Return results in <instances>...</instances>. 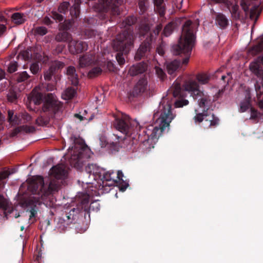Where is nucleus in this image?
Listing matches in <instances>:
<instances>
[{
    "label": "nucleus",
    "instance_id": "obj_1",
    "mask_svg": "<svg viewBox=\"0 0 263 263\" xmlns=\"http://www.w3.org/2000/svg\"><path fill=\"white\" fill-rule=\"evenodd\" d=\"M67 176V172L63 165L59 164L53 166L49 172V177L44 181V178L40 176L33 177L28 183V190L32 193L33 196L26 199L23 205L29 209L27 212H29V220L35 218L37 215V205L42 203V200L46 199L47 197L58 192L62 185L65 182V179Z\"/></svg>",
    "mask_w": 263,
    "mask_h": 263
},
{
    "label": "nucleus",
    "instance_id": "obj_2",
    "mask_svg": "<svg viewBox=\"0 0 263 263\" xmlns=\"http://www.w3.org/2000/svg\"><path fill=\"white\" fill-rule=\"evenodd\" d=\"M89 195L83 193L78 199L77 208L71 209L69 212H65L58 218L57 227L61 230H65L70 224L75 223L79 217V214L84 213L86 218V215L90 216V211H98L100 210L99 204L97 201L92 202L90 204Z\"/></svg>",
    "mask_w": 263,
    "mask_h": 263
},
{
    "label": "nucleus",
    "instance_id": "obj_3",
    "mask_svg": "<svg viewBox=\"0 0 263 263\" xmlns=\"http://www.w3.org/2000/svg\"><path fill=\"white\" fill-rule=\"evenodd\" d=\"M195 40L192 22L190 20L186 21L182 26V34L178 43L172 47L173 54H183L185 56L182 64L186 65L188 63Z\"/></svg>",
    "mask_w": 263,
    "mask_h": 263
},
{
    "label": "nucleus",
    "instance_id": "obj_4",
    "mask_svg": "<svg viewBox=\"0 0 263 263\" xmlns=\"http://www.w3.org/2000/svg\"><path fill=\"white\" fill-rule=\"evenodd\" d=\"M161 105L159 107V111L154 114V117H158L157 120V122L159 123V126H149L146 131L145 130L144 128L143 132L145 133L147 136V138H151L152 139L155 138H158L161 135L162 133L164 131L166 127L170 126V123L174 119V115L172 112V106L171 104L166 103Z\"/></svg>",
    "mask_w": 263,
    "mask_h": 263
},
{
    "label": "nucleus",
    "instance_id": "obj_5",
    "mask_svg": "<svg viewBox=\"0 0 263 263\" xmlns=\"http://www.w3.org/2000/svg\"><path fill=\"white\" fill-rule=\"evenodd\" d=\"M62 105L55 95L52 93H48L45 97L41 115L36 119V124L39 126H46L58 112L60 111Z\"/></svg>",
    "mask_w": 263,
    "mask_h": 263
},
{
    "label": "nucleus",
    "instance_id": "obj_6",
    "mask_svg": "<svg viewBox=\"0 0 263 263\" xmlns=\"http://www.w3.org/2000/svg\"><path fill=\"white\" fill-rule=\"evenodd\" d=\"M135 37L131 31H124L120 34L113 44V48L117 51H119L116 55V60L121 66L125 63L123 53L127 54L134 47Z\"/></svg>",
    "mask_w": 263,
    "mask_h": 263
},
{
    "label": "nucleus",
    "instance_id": "obj_7",
    "mask_svg": "<svg viewBox=\"0 0 263 263\" xmlns=\"http://www.w3.org/2000/svg\"><path fill=\"white\" fill-rule=\"evenodd\" d=\"M114 126L117 130L133 139L132 144L137 143L135 133L138 134L140 126L136 121L132 120L128 116L122 114L115 119Z\"/></svg>",
    "mask_w": 263,
    "mask_h": 263
},
{
    "label": "nucleus",
    "instance_id": "obj_8",
    "mask_svg": "<svg viewBox=\"0 0 263 263\" xmlns=\"http://www.w3.org/2000/svg\"><path fill=\"white\" fill-rule=\"evenodd\" d=\"M184 89L190 93L194 100L197 101L199 106L208 110L211 103L210 97L203 91L199 90V86L196 80L189 79L183 84Z\"/></svg>",
    "mask_w": 263,
    "mask_h": 263
},
{
    "label": "nucleus",
    "instance_id": "obj_9",
    "mask_svg": "<svg viewBox=\"0 0 263 263\" xmlns=\"http://www.w3.org/2000/svg\"><path fill=\"white\" fill-rule=\"evenodd\" d=\"M162 27V24H157L153 31L150 32L149 35L141 43L135 56L136 60L139 61L142 58H147L150 54L152 49V43L153 41L155 40Z\"/></svg>",
    "mask_w": 263,
    "mask_h": 263
},
{
    "label": "nucleus",
    "instance_id": "obj_10",
    "mask_svg": "<svg viewBox=\"0 0 263 263\" xmlns=\"http://www.w3.org/2000/svg\"><path fill=\"white\" fill-rule=\"evenodd\" d=\"M250 70L257 77L261 80V82H256L255 88L258 99L263 100V66L258 61L251 62L249 65Z\"/></svg>",
    "mask_w": 263,
    "mask_h": 263
},
{
    "label": "nucleus",
    "instance_id": "obj_11",
    "mask_svg": "<svg viewBox=\"0 0 263 263\" xmlns=\"http://www.w3.org/2000/svg\"><path fill=\"white\" fill-rule=\"evenodd\" d=\"M195 111L196 115L193 119L196 123H200L204 121L203 125L204 126V128L214 127L218 125L219 120L213 114H209L205 109H203L201 113H198L197 109H195Z\"/></svg>",
    "mask_w": 263,
    "mask_h": 263
},
{
    "label": "nucleus",
    "instance_id": "obj_12",
    "mask_svg": "<svg viewBox=\"0 0 263 263\" xmlns=\"http://www.w3.org/2000/svg\"><path fill=\"white\" fill-rule=\"evenodd\" d=\"M65 64L63 62L59 61H55L52 62L48 70L45 71L44 78L46 81H49L52 80L53 77L54 80L57 81L56 73L59 69L63 68Z\"/></svg>",
    "mask_w": 263,
    "mask_h": 263
},
{
    "label": "nucleus",
    "instance_id": "obj_13",
    "mask_svg": "<svg viewBox=\"0 0 263 263\" xmlns=\"http://www.w3.org/2000/svg\"><path fill=\"white\" fill-rule=\"evenodd\" d=\"M68 46L69 52L73 54L83 52L88 48V45L86 42L74 40L72 38L69 41Z\"/></svg>",
    "mask_w": 263,
    "mask_h": 263
},
{
    "label": "nucleus",
    "instance_id": "obj_14",
    "mask_svg": "<svg viewBox=\"0 0 263 263\" xmlns=\"http://www.w3.org/2000/svg\"><path fill=\"white\" fill-rule=\"evenodd\" d=\"M148 89L147 78L144 76L140 78L135 85L130 95L134 97L141 96Z\"/></svg>",
    "mask_w": 263,
    "mask_h": 263
},
{
    "label": "nucleus",
    "instance_id": "obj_15",
    "mask_svg": "<svg viewBox=\"0 0 263 263\" xmlns=\"http://www.w3.org/2000/svg\"><path fill=\"white\" fill-rule=\"evenodd\" d=\"M180 60H174L172 61L166 63V70L169 74L174 77L176 76V72L178 71L181 66Z\"/></svg>",
    "mask_w": 263,
    "mask_h": 263
},
{
    "label": "nucleus",
    "instance_id": "obj_16",
    "mask_svg": "<svg viewBox=\"0 0 263 263\" xmlns=\"http://www.w3.org/2000/svg\"><path fill=\"white\" fill-rule=\"evenodd\" d=\"M29 103H33L35 105H40L43 100V94L34 88L28 97Z\"/></svg>",
    "mask_w": 263,
    "mask_h": 263
},
{
    "label": "nucleus",
    "instance_id": "obj_17",
    "mask_svg": "<svg viewBox=\"0 0 263 263\" xmlns=\"http://www.w3.org/2000/svg\"><path fill=\"white\" fill-rule=\"evenodd\" d=\"M95 62V55L93 53H87L79 59V64L81 67L89 66Z\"/></svg>",
    "mask_w": 263,
    "mask_h": 263
},
{
    "label": "nucleus",
    "instance_id": "obj_18",
    "mask_svg": "<svg viewBox=\"0 0 263 263\" xmlns=\"http://www.w3.org/2000/svg\"><path fill=\"white\" fill-rule=\"evenodd\" d=\"M147 66L146 63L141 62L137 65L132 66L129 68L128 72L132 76H136L144 72L147 69Z\"/></svg>",
    "mask_w": 263,
    "mask_h": 263
},
{
    "label": "nucleus",
    "instance_id": "obj_19",
    "mask_svg": "<svg viewBox=\"0 0 263 263\" xmlns=\"http://www.w3.org/2000/svg\"><path fill=\"white\" fill-rule=\"evenodd\" d=\"M0 209L4 211L5 217L8 219V215L11 214L14 211V209L9 204L8 201L4 197L0 195Z\"/></svg>",
    "mask_w": 263,
    "mask_h": 263
},
{
    "label": "nucleus",
    "instance_id": "obj_20",
    "mask_svg": "<svg viewBox=\"0 0 263 263\" xmlns=\"http://www.w3.org/2000/svg\"><path fill=\"white\" fill-rule=\"evenodd\" d=\"M114 174V172H105L102 170V176L100 178L102 180L103 185H111L112 184L117 182L114 179L112 175Z\"/></svg>",
    "mask_w": 263,
    "mask_h": 263
},
{
    "label": "nucleus",
    "instance_id": "obj_21",
    "mask_svg": "<svg viewBox=\"0 0 263 263\" xmlns=\"http://www.w3.org/2000/svg\"><path fill=\"white\" fill-rule=\"evenodd\" d=\"M35 131L34 127L32 126L22 125L15 128L10 134L11 137L16 136L18 134L23 132L27 134L32 133Z\"/></svg>",
    "mask_w": 263,
    "mask_h": 263
},
{
    "label": "nucleus",
    "instance_id": "obj_22",
    "mask_svg": "<svg viewBox=\"0 0 263 263\" xmlns=\"http://www.w3.org/2000/svg\"><path fill=\"white\" fill-rule=\"evenodd\" d=\"M169 93H172L174 98H182L183 97V91L182 90L181 84L175 82L172 86L168 90Z\"/></svg>",
    "mask_w": 263,
    "mask_h": 263
},
{
    "label": "nucleus",
    "instance_id": "obj_23",
    "mask_svg": "<svg viewBox=\"0 0 263 263\" xmlns=\"http://www.w3.org/2000/svg\"><path fill=\"white\" fill-rule=\"evenodd\" d=\"M137 22V18L134 16L131 15L127 17L122 23L119 24V26L120 28H126L128 29L127 30H124L122 33H123L124 31H131L134 33L133 31L131 30L130 29H128V27H130L134 24H135ZM134 37L135 36L134 34H133Z\"/></svg>",
    "mask_w": 263,
    "mask_h": 263
},
{
    "label": "nucleus",
    "instance_id": "obj_24",
    "mask_svg": "<svg viewBox=\"0 0 263 263\" xmlns=\"http://www.w3.org/2000/svg\"><path fill=\"white\" fill-rule=\"evenodd\" d=\"M76 72V68L73 66H70L67 68L68 79L71 82V84L74 86H77L79 83L78 76Z\"/></svg>",
    "mask_w": 263,
    "mask_h": 263
},
{
    "label": "nucleus",
    "instance_id": "obj_25",
    "mask_svg": "<svg viewBox=\"0 0 263 263\" xmlns=\"http://www.w3.org/2000/svg\"><path fill=\"white\" fill-rule=\"evenodd\" d=\"M85 171L87 174H92L94 176H98L101 178L102 176V169L95 164H88L85 167Z\"/></svg>",
    "mask_w": 263,
    "mask_h": 263
},
{
    "label": "nucleus",
    "instance_id": "obj_26",
    "mask_svg": "<svg viewBox=\"0 0 263 263\" xmlns=\"http://www.w3.org/2000/svg\"><path fill=\"white\" fill-rule=\"evenodd\" d=\"M216 24L221 29H225L229 25V21L222 13H217L215 18Z\"/></svg>",
    "mask_w": 263,
    "mask_h": 263
},
{
    "label": "nucleus",
    "instance_id": "obj_27",
    "mask_svg": "<svg viewBox=\"0 0 263 263\" xmlns=\"http://www.w3.org/2000/svg\"><path fill=\"white\" fill-rule=\"evenodd\" d=\"M155 11L159 14L161 17L165 15L166 8L164 0H154Z\"/></svg>",
    "mask_w": 263,
    "mask_h": 263
},
{
    "label": "nucleus",
    "instance_id": "obj_28",
    "mask_svg": "<svg viewBox=\"0 0 263 263\" xmlns=\"http://www.w3.org/2000/svg\"><path fill=\"white\" fill-rule=\"evenodd\" d=\"M8 121L12 126L21 123L20 117L17 115H14V111L12 110L8 111Z\"/></svg>",
    "mask_w": 263,
    "mask_h": 263
},
{
    "label": "nucleus",
    "instance_id": "obj_29",
    "mask_svg": "<svg viewBox=\"0 0 263 263\" xmlns=\"http://www.w3.org/2000/svg\"><path fill=\"white\" fill-rule=\"evenodd\" d=\"M71 35L67 31H63L58 33L55 37V40L58 42H66L69 43L71 39Z\"/></svg>",
    "mask_w": 263,
    "mask_h": 263
},
{
    "label": "nucleus",
    "instance_id": "obj_30",
    "mask_svg": "<svg viewBox=\"0 0 263 263\" xmlns=\"http://www.w3.org/2000/svg\"><path fill=\"white\" fill-rule=\"evenodd\" d=\"M178 24L175 21L168 23L164 27L163 31V34L165 36H168L173 32V30L177 27Z\"/></svg>",
    "mask_w": 263,
    "mask_h": 263
},
{
    "label": "nucleus",
    "instance_id": "obj_31",
    "mask_svg": "<svg viewBox=\"0 0 263 263\" xmlns=\"http://www.w3.org/2000/svg\"><path fill=\"white\" fill-rule=\"evenodd\" d=\"M13 22L16 25H21L25 22V16L20 12H15L11 16Z\"/></svg>",
    "mask_w": 263,
    "mask_h": 263
},
{
    "label": "nucleus",
    "instance_id": "obj_32",
    "mask_svg": "<svg viewBox=\"0 0 263 263\" xmlns=\"http://www.w3.org/2000/svg\"><path fill=\"white\" fill-rule=\"evenodd\" d=\"M74 4L70 9V14L73 18H77L80 14V2L74 1Z\"/></svg>",
    "mask_w": 263,
    "mask_h": 263
},
{
    "label": "nucleus",
    "instance_id": "obj_33",
    "mask_svg": "<svg viewBox=\"0 0 263 263\" xmlns=\"http://www.w3.org/2000/svg\"><path fill=\"white\" fill-rule=\"evenodd\" d=\"M263 50V39L259 41L256 45H254L250 50V52L256 55Z\"/></svg>",
    "mask_w": 263,
    "mask_h": 263
},
{
    "label": "nucleus",
    "instance_id": "obj_34",
    "mask_svg": "<svg viewBox=\"0 0 263 263\" xmlns=\"http://www.w3.org/2000/svg\"><path fill=\"white\" fill-rule=\"evenodd\" d=\"M76 94V91L74 88L72 87L67 88L63 95V98L66 100L72 99Z\"/></svg>",
    "mask_w": 263,
    "mask_h": 263
},
{
    "label": "nucleus",
    "instance_id": "obj_35",
    "mask_svg": "<svg viewBox=\"0 0 263 263\" xmlns=\"http://www.w3.org/2000/svg\"><path fill=\"white\" fill-rule=\"evenodd\" d=\"M30 77V76L26 71H22L16 73L14 76V79L18 82H22L27 80Z\"/></svg>",
    "mask_w": 263,
    "mask_h": 263
},
{
    "label": "nucleus",
    "instance_id": "obj_36",
    "mask_svg": "<svg viewBox=\"0 0 263 263\" xmlns=\"http://www.w3.org/2000/svg\"><path fill=\"white\" fill-rule=\"evenodd\" d=\"M196 80L200 84L204 85L209 82L210 78L205 73H198L196 76Z\"/></svg>",
    "mask_w": 263,
    "mask_h": 263
},
{
    "label": "nucleus",
    "instance_id": "obj_37",
    "mask_svg": "<svg viewBox=\"0 0 263 263\" xmlns=\"http://www.w3.org/2000/svg\"><path fill=\"white\" fill-rule=\"evenodd\" d=\"M57 81H54L52 83H43L41 86L42 91H51L55 89Z\"/></svg>",
    "mask_w": 263,
    "mask_h": 263
},
{
    "label": "nucleus",
    "instance_id": "obj_38",
    "mask_svg": "<svg viewBox=\"0 0 263 263\" xmlns=\"http://www.w3.org/2000/svg\"><path fill=\"white\" fill-rule=\"evenodd\" d=\"M138 5L140 9V14H144L147 11L148 7V0H139Z\"/></svg>",
    "mask_w": 263,
    "mask_h": 263
},
{
    "label": "nucleus",
    "instance_id": "obj_39",
    "mask_svg": "<svg viewBox=\"0 0 263 263\" xmlns=\"http://www.w3.org/2000/svg\"><path fill=\"white\" fill-rule=\"evenodd\" d=\"M109 150V153L115 154L119 151L120 146L119 143L117 142H110L107 147Z\"/></svg>",
    "mask_w": 263,
    "mask_h": 263
},
{
    "label": "nucleus",
    "instance_id": "obj_40",
    "mask_svg": "<svg viewBox=\"0 0 263 263\" xmlns=\"http://www.w3.org/2000/svg\"><path fill=\"white\" fill-rule=\"evenodd\" d=\"M102 72V70L100 67H95L89 71L88 77L89 78H93L100 74Z\"/></svg>",
    "mask_w": 263,
    "mask_h": 263
},
{
    "label": "nucleus",
    "instance_id": "obj_41",
    "mask_svg": "<svg viewBox=\"0 0 263 263\" xmlns=\"http://www.w3.org/2000/svg\"><path fill=\"white\" fill-rule=\"evenodd\" d=\"M150 26L148 24L143 23L139 27V34L140 36H144L149 31Z\"/></svg>",
    "mask_w": 263,
    "mask_h": 263
},
{
    "label": "nucleus",
    "instance_id": "obj_42",
    "mask_svg": "<svg viewBox=\"0 0 263 263\" xmlns=\"http://www.w3.org/2000/svg\"><path fill=\"white\" fill-rule=\"evenodd\" d=\"M70 4L68 2H64L62 3L58 8V11L61 13L65 14L68 10Z\"/></svg>",
    "mask_w": 263,
    "mask_h": 263
},
{
    "label": "nucleus",
    "instance_id": "obj_43",
    "mask_svg": "<svg viewBox=\"0 0 263 263\" xmlns=\"http://www.w3.org/2000/svg\"><path fill=\"white\" fill-rule=\"evenodd\" d=\"M251 106L250 99H246L241 102L240 105V110L241 112L246 111Z\"/></svg>",
    "mask_w": 263,
    "mask_h": 263
},
{
    "label": "nucleus",
    "instance_id": "obj_44",
    "mask_svg": "<svg viewBox=\"0 0 263 263\" xmlns=\"http://www.w3.org/2000/svg\"><path fill=\"white\" fill-rule=\"evenodd\" d=\"M7 99L10 102H15L17 99L16 92L13 90H10L9 93L7 95Z\"/></svg>",
    "mask_w": 263,
    "mask_h": 263
},
{
    "label": "nucleus",
    "instance_id": "obj_45",
    "mask_svg": "<svg viewBox=\"0 0 263 263\" xmlns=\"http://www.w3.org/2000/svg\"><path fill=\"white\" fill-rule=\"evenodd\" d=\"M232 15L235 17H239V14L238 13L239 6L237 4L232 5L231 8H229Z\"/></svg>",
    "mask_w": 263,
    "mask_h": 263
},
{
    "label": "nucleus",
    "instance_id": "obj_46",
    "mask_svg": "<svg viewBox=\"0 0 263 263\" xmlns=\"http://www.w3.org/2000/svg\"><path fill=\"white\" fill-rule=\"evenodd\" d=\"M18 64L16 61L11 62L8 67V71L9 73H12L17 70Z\"/></svg>",
    "mask_w": 263,
    "mask_h": 263
},
{
    "label": "nucleus",
    "instance_id": "obj_47",
    "mask_svg": "<svg viewBox=\"0 0 263 263\" xmlns=\"http://www.w3.org/2000/svg\"><path fill=\"white\" fill-rule=\"evenodd\" d=\"M34 32L39 35H44L47 33V29L45 27H37L35 29Z\"/></svg>",
    "mask_w": 263,
    "mask_h": 263
},
{
    "label": "nucleus",
    "instance_id": "obj_48",
    "mask_svg": "<svg viewBox=\"0 0 263 263\" xmlns=\"http://www.w3.org/2000/svg\"><path fill=\"white\" fill-rule=\"evenodd\" d=\"M40 69L39 65L37 63H33L30 66V70L33 74L37 73Z\"/></svg>",
    "mask_w": 263,
    "mask_h": 263
},
{
    "label": "nucleus",
    "instance_id": "obj_49",
    "mask_svg": "<svg viewBox=\"0 0 263 263\" xmlns=\"http://www.w3.org/2000/svg\"><path fill=\"white\" fill-rule=\"evenodd\" d=\"M9 173L7 171H3V172H0V186L4 185V182L3 180L7 178L9 175Z\"/></svg>",
    "mask_w": 263,
    "mask_h": 263
},
{
    "label": "nucleus",
    "instance_id": "obj_50",
    "mask_svg": "<svg viewBox=\"0 0 263 263\" xmlns=\"http://www.w3.org/2000/svg\"><path fill=\"white\" fill-rule=\"evenodd\" d=\"M189 104V101L187 100H179L175 102V106L176 107H181L184 105Z\"/></svg>",
    "mask_w": 263,
    "mask_h": 263
},
{
    "label": "nucleus",
    "instance_id": "obj_51",
    "mask_svg": "<svg viewBox=\"0 0 263 263\" xmlns=\"http://www.w3.org/2000/svg\"><path fill=\"white\" fill-rule=\"evenodd\" d=\"M22 56L25 60H29L32 58V53L28 48L27 50L23 51Z\"/></svg>",
    "mask_w": 263,
    "mask_h": 263
},
{
    "label": "nucleus",
    "instance_id": "obj_52",
    "mask_svg": "<svg viewBox=\"0 0 263 263\" xmlns=\"http://www.w3.org/2000/svg\"><path fill=\"white\" fill-rule=\"evenodd\" d=\"M52 17L58 22H61L63 20V16L62 15L58 13L56 11H52Z\"/></svg>",
    "mask_w": 263,
    "mask_h": 263
},
{
    "label": "nucleus",
    "instance_id": "obj_53",
    "mask_svg": "<svg viewBox=\"0 0 263 263\" xmlns=\"http://www.w3.org/2000/svg\"><path fill=\"white\" fill-rule=\"evenodd\" d=\"M100 144L101 147H105L108 146L109 143L107 141L106 137L105 136H101L99 139Z\"/></svg>",
    "mask_w": 263,
    "mask_h": 263
},
{
    "label": "nucleus",
    "instance_id": "obj_54",
    "mask_svg": "<svg viewBox=\"0 0 263 263\" xmlns=\"http://www.w3.org/2000/svg\"><path fill=\"white\" fill-rule=\"evenodd\" d=\"M155 70L156 74L159 78L163 80L165 78V74L161 68L158 67H156Z\"/></svg>",
    "mask_w": 263,
    "mask_h": 263
},
{
    "label": "nucleus",
    "instance_id": "obj_55",
    "mask_svg": "<svg viewBox=\"0 0 263 263\" xmlns=\"http://www.w3.org/2000/svg\"><path fill=\"white\" fill-rule=\"evenodd\" d=\"M22 119L24 120V122L27 123L31 120V116L27 112H24L21 115Z\"/></svg>",
    "mask_w": 263,
    "mask_h": 263
},
{
    "label": "nucleus",
    "instance_id": "obj_56",
    "mask_svg": "<svg viewBox=\"0 0 263 263\" xmlns=\"http://www.w3.org/2000/svg\"><path fill=\"white\" fill-rule=\"evenodd\" d=\"M121 181V182L119 185V190L122 192H124L126 190L129 185L127 182H124L123 180Z\"/></svg>",
    "mask_w": 263,
    "mask_h": 263
},
{
    "label": "nucleus",
    "instance_id": "obj_57",
    "mask_svg": "<svg viewBox=\"0 0 263 263\" xmlns=\"http://www.w3.org/2000/svg\"><path fill=\"white\" fill-rule=\"evenodd\" d=\"M258 118V112L256 110L254 109L253 108H251V119L255 120Z\"/></svg>",
    "mask_w": 263,
    "mask_h": 263
},
{
    "label": "nucleus",
    "instance_id": "obj_58",
    "mask_svg": "<svg viewBox=\"0 0 263 263\" xmlns=\"http://www.w3.org/2000/svg\"><path fill=\"white\" fill-rule=\"evenodd\" d=\"M106 66L107 69L110 71H114L116 69L115 65L111 61H108Z\"/></svg>",
    "mask_w": 263,
    "mask_h": 263
},
{
    "label": "nucleus",
    "instance_id": "obj_59",
    "mask_svg": "<svg viewBox=\"0 0 263 263\" xmlns=\"http://www.w3.org/2000/svg\"><path fill=\"white\" fill-rule=\"evenodd\" d=\"M83 151V148H82L81 149V151L79 152L77 155L73 154V157H74L73 159L74 160H76V161H77L76 162H78V161H79V160L82 158V153Z\"/></svg>",
    "mask_w": 263,
    "mask_h": 263
},
{
    "label": "nucleus",
    "instance_id": "obj_60",
    "mask_svg": "<svg viewBox=\"0 0 263 263\" xmlns=\"http://www.w3.org/2000/svg\"><path fill=\"white\" fill-rule=\"evenodd\" d=\"M157 51L158 53L160 55H163L164 54V50L162 45H159L157 48Z\"/></svg>",
    "mask_w": 263,
    "mask_h": 263
},
{
    "label": "nucleus",
    "instance_id": "obj_61",
    "mask_svg": "<svg viewBox=\"0 0 263 263\" xmlns=\"http://www.w3.org/2000/svg\"><path fill=\"white\" fill-rule=\"evenodd\" d=\"M7 27L6 25L0 24V36L3 35L6 31Z\"/></svg>",
    "mask_w": 263,
    "mask_h": 263
},
{
    "label": "nucleus",
    "instance_id": "obj_62",
    "mask_svg": "<svg viewBox=\"0 0 263 263\" xmlns=\"http://www.w3.org/2000/svg\"><path fill=\"white\" fill-rule=\"evenodd\" d=\"M86 34L88 36V37L90 38L94 36L96 34V32L93 30H87Z\"/></svg>",
    "mask_w": 263,
    "mask_h": 263
},
{
    "label": "nucleus",
    "instance_id": "obj_63",
    "mask_svg": "<svg viewBox=\"0 0 263 263\" xmlns=\"http://www.w3.org/2000/svg\"><path fill=\"white\" fill-rule=\"evenodd\" d=\"M44 23L47 25H49L52 23V22L49 17L46 16L44 18Z\"/></svg>",
    "mask_w": 263,
    "mask_h": 263
},
{
    "label": "nucleus",
    "instance_id": "obj_64",
    "mask_svg": "<svg viewBox=\"0 0 263 263\" xmlns=\"http://www.w3.org/2000/svg\"><path fill=\"white\" fill-rule=\"evenodd\" d=\"M117 178L119 181H123V174L121 171L117 172Z\"/></svg>",
    "mask_w": 263,
    "mask_h": 263
}]
</instances>
